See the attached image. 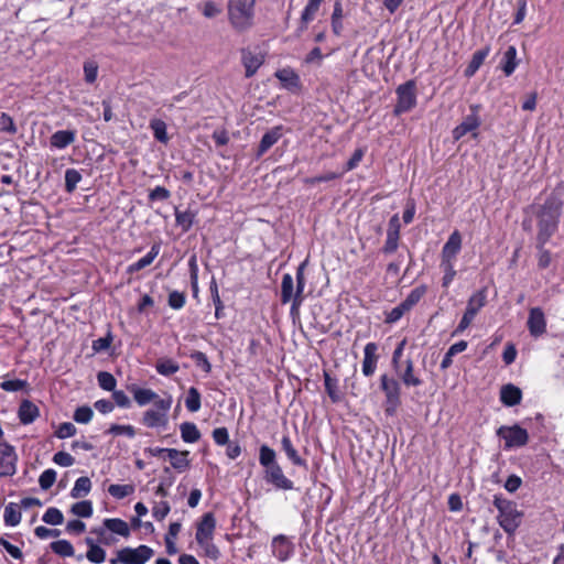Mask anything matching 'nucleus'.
I'll use <instances>...</instances> for the list:
<instances>
[{
  "label": "nucleus",
  "instance_id": "1",
  "mask_svg": "<svg viewBox=\"0 0 564 564\" xmlns=\"http://www.w3.org/2000/svg\"><path fill=\"white\" fill-rule=\"evenodd\" d=\"M259 463L264 468L263 478L267 484L279 490H292L294 484L289 479L282 467L276 462V453L270 446L263 444L259 448Z\"/></svg>",
  "mask_w": 564,
  "mask_h": 564
},
{
  "label": "nucleus",
  "instance_id": "2",
  "mask_svg": "<svg viewBox=\"0 0 564 564\" xmlns=\"http://www.w3.org/2000/svg\"><path fill=\"white\" fill-rule=\"evenodd\" d=\"M562 210V202L555 197L547 198L536 212L538 236L536 240L544 246L556 231Z\"/></svg>",
  "mask_w": 564,
  "mask_h": 564
},
{
  "label": "nucleus",
  "instance_id": "3",
  "mask_svg": "<svg viewBox=\"0 0 564 564\" xmlns=\"http://www.w3.org/2000/svg\"><path fill=\"white\" fill-rule=\"evenodd\" d=\"M494 506L498 510L497 521L503 531L512 536L520 527L523 512L518 510L517 503L503 498L501 495L494 496Z\"/></svg>",
  "mask_w": 564,
  "mask_h": 564
},
{
  "label": "nucleus",
  "instance_id": "4",
  "mask_svg": "<svg viewBox=\"0 0 564 564\" xmlns=\"http://www.w3.org/2000/svg\"><path fill=\"white\" fill-rule=\"evenodd\" d=\"M256 0H228V20L237 32H246L253 26Z\"/></svg>",
  "mask_w": 564,
  "mask_h": 564
},
{
  "label": "nucleus",
  "instance_id": "5",
  "mask_svg": "<svg viewBox=\"0 0 564 564\" xmlns=\"http://www.w3.org/2000/svg\"><path fill=\"white\" fill-rule=\"evenodd\" d=\"M380 388L386 395V413L393 415L401 404V384L387 373L380 376Z\"/></svg>",
  "mask_w": 564,
  "mask_h": 564
},
{
  "label": "nucleus",
  "instance_id": "6",
  "mask_svg": "<svg viewBox=\"0 0 564 564\" xmlns=\"http://www.w3.org/2000/svg\"><path fill=\"white\" fill-rule=\"evenodd\" d=\"M487 303V291L486 289L478 290L475 292L467 302L466 311L454 332V335L463 333L466 328L469 327L475 316L479 313V311Z\"/></svg>",
  "mask_w": 564,
  "mask_h": 564
},
{
  "label": "nucleus",
  "instance_id": "7",
  "mask_svg": "<svg viewBox=\"0 0 564 564\" xmlns=\"http://www.w3.org/2000/svg\"><path fill=\"white\" fill-rule=\"evenodd\" d=\"M496 433L505 441L503 448L507 451L523 447L529 442L528 431L518 424L511 426L502 425Z\"/></svg>",
  "mask_w": 564,
  "mask_h": 564
},
{
  "label": "nucleus",
  "instance_id": "8",
  "mask_svg": "<svg viewBox=\"0 0 564 564\" xmlns=\"http://www.w3.org/2000/svg\"><path fill=\"white\" fill-rule=\"evenodd\" d=\"M154 554V551L148 545H139L135 549L123 547L117 552V558H112L110 562L116 564L120 562L122 564H145Z\"/></svg>",
  "mask_w": 564,
  "mask_h": 564
},
{
  "label": "nucleus",
  "instance_id": "9",
  "mask_svg": "<svg viewBox=\"0 0 564 564\" xmlns=\"http://www.w3.org/2000/svg\"><path fill=\"white\" fill-rule=\"evenodd\" d=\"M398 101L394 106L393 113H401L412 110L416 106V86L414 80H408L397 88Z\"/></svg>",
  "mask_w": 564,
  "mask_h": 564
},
{
  "label": "nucleus",
  "instance_id": "10",
  "mask_svg": "<svg viewBox=\"0 0 564 564\" xmlns=\"http://www.w3.org/2000/svg\"><path fill=\"white\" fill-rule=\"evenodd\" d=\"M479 106L478 105H471L470 106V113L467 115L463 121L454 128L452 131L453 139L455 141H458L467 133H473V137H477V129L479 128L481 120L479 118Z\"/></svg>",
  "mask_w": 564,
  "mask_h": 564
},
{
  "label": "nucleus",
  "instance_id": "11",
  "mask_svg": "<svg viewBox=\"0 0 564 564\" xmlns=\"http://www.w3.org/2000/svg\"><path fill=\"white\" fill-rule=\"evenodd\" d=\"M18 456L14 447L7 442L0 443V477L12 476L17 471Z\"/></svg>",
  "mask_w": 564,
  "mask_h": 564
},
{
  "label": "nucleus",
  "instance_id": "12",
  "mask_svg": "<svg viewBox=\"0 0 564 564\" xmlns=\"http://www.w3.org/2000/svg\"><path fill=\"white\" fill-rule=\"evenodd\" d=\"M294 552V545L286 535L279 534L272 539L271 553L281 562L288 561Z\"/></svg>",
  "mask_w": 564,
  "mask_h": 564
},
{
  "label": "nucleus",
  "instance_id": "13",
  "mask_svg": "<svg viewBox=\"0 0 564 564\" xmlns=\"http://www.w3.org/2000/svg\"><path fill=\"white\" fill-rule=\"evenodd\" d=\"M216 528V520L213 513L208 512L202 517L197 524L195 534L196 542L199 545H205L206 542L212 541Z\"/></svg>",
  "mask_w": 564,
  "mask_h": 564
},
{
  "label": "nucleus",
  "instance_id": "14",
  "mask_svg": "<svg viewBox=\"0 0 564 564\" xmlns=\"http://www.w3.org/2000/svg\"><path fill=\"white\" fill-rule=\"evenodd\" d=\"M305 265H306V261L302 262L296 269L295 295H294V299L291 300V311H290L292 316L299 315L300 307L304 302L303 292H304V288H305V274H304Z\"/></svg>",
  "mask_w": 564,
  "mask_h": 564
},
{
  "label": "nucleus",
  "instance_id": "15",
  "mask_svg": "<svg viewBox=\"0 0 564 564\" xmlns=\"http://www.w3.org/2000/svg\"><path fill=\"white\" fill-rule=\"evenodd\" d=\"M378 345L376 343H368L364 348V360L361 371L365 377H371L376 369L379 356L377 354Z\"/></svg>",
  "mask_w": 564,
  "mask_h": 564
},
{
  "label": "nucleus",
  "instance_id": "16",
  "mask_svg": "<svg viewBox=\"0 0 564 564\" xmlns=\"http://www.w3.org/2000/svg\"><path fill=\"white\" fill-rule=\"evenodd\" d=\"M528 329L533 337H539L546 332V321L540 307H533L529 312Z\"/></svg>",
  "mask_w": 564,
  "mask_h": 564
},
{
  "label": "nucleus",
  "instance_id": "17",
  "mask_svg": "<svg viewBox=\"0 0 564 564\" xmlns=\"http://www.w3.org/2000/svg\"><path fill=\"white\" fill-rule=\"evenodd\" d=\"M462 249V236L458 230H454L443 246L441 260L455 261Z\"/></svg>",
  "mask_w": 564,
  "mask_h": 564
},
{
  "label": "nucleus",
  "instance_id": "18",
  "mask_svg": "<svg viewBox=\"0 0 564 564\" xmlns=\"http://www.w3.org/2000/svg\"><path fill=\"white\" fill-rule=\"evenodd\" d=\"M283 135V128L281 126L273 127L267 131L259 143L257 158H261L268 150L273 147Z\"/></svg>",
  "mask_w": 564,
  "mask_h": 564
},
{
  "label": "nucleus",
  "instance_id": "19",
  "mask_svg": "<svg viewBox=\"0 0 564 564\" xmlns=\"http://www.w3.org/2000/svg\"><path fill=\"white\" fill-rule=\"evenodd\" d=\"M40 415L39 408L30 400H23L20 403L18 416L23 425L33 423Z\"/></svg>",
  "mask_w": 564,
  "mask_h": 564
},
{
  "label": "nucleus",
  "instance_id": "20",
  "mask_svg": "<svg viewBox=\"0 0 564 564\" xmlns=\"http://www.w3.org/2000/svg\"><path fill=\"white\" fill-rule=\"evenodd\" d=\"M242 64L246 69V77H252L259 67L263 64L264 58L261 54L252 53L251 51H242Z\"/></svg>",
  "mask_w": 564,
  "mask_h": 564
},
{
  "label": "nucleus",
  "instance_id": "21",
  "mask_svg": "<svg viewBox=\"0 0 564 564\" xmlns=\"http://www.w3.org/2000/svg\"><path fill=\"white\" fill-rule=\"evenodd\" d=\"M76 139L74 130H58L51 135L50 143L52 148L62 150L72 144Z\"/></svg>",
  "mask_w": 564,
  "mask_h": 564
},
{
  "label": "nucleus",
  "instance_id": "22",
  "mask_svg": "<svg viewBox=\"0 0 564 564\" xmlns=\"http://www.w3.org/2000/svg\"><path fill=\"white\" fill-rule=\"evenodd\" d=\"M522 392L521 390L509 383L501 388L500 400L507 406H514L521 402Z\"/></svg>",
  "mask_w": 564,
  "mask_h": 564
},
{
  "label": "nucleus",
  "instance_id": "23",
  "mask_svg": "<svg viewBox=\"0 0 564 564\" xmlns=\"http://www.w3.org/2000/svg\"><path fill=\"white\" fill-rule=\"evenodd\" d=\"M188 455V451L180 452L175 448L167 451V457L171 460V465L178 473L185 471L189 467Z\"/></svg>",
  "mask_w": 564,
  "mask_h": 564
},
{
  "label": "nucleus",
  "instance_id": "24",
  "mask_svg": "<svg viewBox=\"0 0 564 564\" xmlns=\"http://www.w3.org/2000/svg\"><path fill=\"white\" fill-rule=\"evenodd\" d=\"M160 249H161L160 245L154 243L151 247L150 251L144 257H142L141 259L131 263L128 267L127 272L134 273V272H138V271L149 267L154 261V259L158 257V254L160 253Z\"/></svg>",
  "mask_w": 564,
  "mask_h": 564
},
{
  "label": "nucleus",
  "instance_id": "25",
  "mask_svg": "<svg viewBox=\"0 0 564 564\" xmlns=\"http://www.w3.org/2000/svg\"><path fill=\"white\" fill-rule=\"evenodd\" d=\"M405 387H419L423 383L422 379L414 373V364L412 359H406L404 371H397Z\"/></svg>",
  "mask_w": 564,
  "mask_h": 564
},
{
  "label": "nucleus",
  "instance_id": "26",
  "mask_svg": "<svg viewBox=\"0 0 564 564\" xmlns=\"http://www.w3.org/2000/svg\"><path fill=\"white\" fill-rule=\"evenodd\" d=\"M167 422V415L154 409H149L143 413L142 423L148 427H165Z\"/></svg>",
  "mask_w": 564,
  "mask_h": 564
},
{
  "label": "nucleus",
  "instance_id": "27",
  "mask_svg": "<svg viewBox=\"0 0 564 564\" xmlns=\"http://www.w3.org/2000/svg\"><path fill=\"white\" fill-rule=\"evenodd\" d=\"M489 53H490V46H485V47L476 51L473 54L471 59L465 69V76L466 77L474 76L476 74V72L480 68V66L482 65L484 61L489 55Z\"/></svg>",
  "mask_w": 564,
  "mask_h": 564
},
{
  "label": "nucleus",
  "instance_id": "28",
  "mask_svg": "<svg viewBox=\"0 0 564 564\" xmlns=\"http://www.w3.org/2000/svg\"><path fill=\"white\" fill-rule=\"evenodd\" d=\"M281 447L282 449L284 451L286 457L289 458V460H291V463L295 466H306V462L305 459H303L296 448L294 447L290 436L288 434L283 435L282 436V440H281Z\"/></svg>",
  "mask_w": 564,
  "mask_h": 564
},
{
  "label": "nucleus",
  "instance_id": "29",
  "mask_svg": "<svg viewBox=\"0 0 564 564\" xmlns=\"http://www.w3.org/2000/svg\"><path fill=\"white\" fill-rule=\"evenodd\" d=\"M275 77L282 83L283 87L286 89H297L300 88L301 82L299 75L290 69L283 68L275 73Z\"/></svg>",
  "mask_w": 564,
  "mask_h": 564
},
{
  "label": "nucleus",
  "instance_id": "30",
  "mask_svg": "<svg viewBox=\"0 0 564 564\" xmlns=\"http://www.w3.org/2000/svg\"><path fill=\"white\" fill-rule=\"evenodd\" d=\"M152 133H153V137L156 141H159L160 143H163V144H167L169 141H170V137L167 134V128H166V123L159 119V118H152L150 120V124H149Z\"/></svg>",
  "mask_w": 564,
  "mask_h": 564
},
{
  "label": "nucleus",
  "instance_id": "31",
  "mask_svg": "<svg viewBox=\"0 0 564 564\" xmlns=\"http://www.w3.org/2000/svg\"><path fill=\"white\" fill-rule=\"evenodd\" d=\"M104 527L123 538L130 536V528L126 521L119 518H108L104 520Z\"/></svg>",
  "mask_w": 564,
  "mask_h": 564
},
{
  "label": "nucleus",
  "instance_id": "32",
  "mask_svg": "<svg viewBox=\"0 0 564 564\" xmlns=\"http://www.w3.org/2000/svg\"><path fill=\"white\" fill-rule=\"evenodd\" d=\"M130 391L133 394L134 401L140 406L147 405V404L153 402L155 399H158V394L154 391H152L151 389L139 388V387L132 386L130 388Z\"/></svg>",
  "mask_w": 564,
  "mask_h": 564
},
{
  "label": "nucleus",
  "instance_id": "33",
  "mask_svg": "<svg viewBox=\"0 0 564 564\" xmlns=\"http://www.w3.org/2000/svg\"><path fill=\"white\" fill-rule=\"evenodd\" d=\"M294 280L290 273H285L281 281V303L288 304L294 299Z\"/></svg>",
  "mask_w": 564,
  "mask_h": 564
},
{
  "label": "nucleus",
  "instance_id": "34",
  "mask_svg": "<svg viewBox=\"0 0 564 564\" xmlns=\"http://www.w3.org/2000/svg\"><path fill=\"white\" fill-rule=\"evenodd\" d=\"M21 511L17 503L10 502L4 507L3 520L8 527H17L21 522Z\"/></svg>",
  "mask_w": 564,
  "mask_h": 564
},
{
  "label": "nucleus",
  "instance_id": "35",
  "mask_svg": "<svg viewBox=\"0 0 564 564\" xmlns=\"http://www.w3.org/2000/svg\"><path fill=\"white\" fill-rule=\"evenodd\" d=\"M467 345L468 344L465 340H459V341L453 344L448 348V350L446 351V354L444 355V357L441 361V369L445 370V369L449 368L453 364V357L459 352L465 351L467 348Z\"/></svg>",
  "mask_w": 564,
  "mask_h": 564
},
{
  "label": "nucleus",
  "instance_id": "36",
  "mask_svg": "<svg viewBox=\"0 0 564 564\" xmlns=\"http://www.w3.org/2000/svg\"><path fill=\"white\" fill-rule=\"evenodd\" d=\"M180 431L185 443H195L200 438V432L195 423L184 422L180 425Z\"/></svg>",
  "mask_w": 564,
  "mask_h": 564
},
{
  "label": "nucleus",
  "instance_id": "37",
  "mask_svg": "<svg viewBox=\"0 0 564 564\" xmlns=\"http://www.w3.org/2000/svg\"><path fill=\"white\" fill-rule=\"evenodd\" d=\"M324 0H308L306 6L304 7L302 13H301V23L303 25H307L310 22H312L319 8H321V4Z\"/></svg>",
  "mask_w": 564,
  "mask_h": 564
},
{
  "label": "nucleus",
  "instance_id": "38",
  "mask_svg": "<svg viewBox=\"0 0 564 564\" xmlns=\"http://www.w3.org/2000/svg\"><path fill=\"white\" fill-rule=\"evenodd\" d=\"M91 490V481L88 477H79L76 479L74 487L70 490V497L74 499L86 497Z\"/></svg>",
  "mask_w": 564,
  "mask_h": 564
},
{
  "label": "nucleus",
  "instance_id": "39",
  "mask_svg": "<svg viewBox=\"0 0 564 564\" xmlns=\"http://www.w3.org/2000/svg\"><path fill=\"white\" fill-rule=\"evenodd\" d=\"M196 214L192 210L181 212L177 208L175 209V221L176 225L180 226L183 232H187L192 226L194 225Z\"/></svg>",
  "mask_w": 564,
  "mask_h": 564
},
{
  "label": "nucleus",
  "instance_id": "40",
  "mask_svg": "<svg viewBox=\"0 0 564 564\" xmlns=\"http://www.w3.org/2000/svg\"><path fill=\"white\" fill-rule=\"evenodd\" d=\"M517 67V48L509 46L503 54L502 70L506 76H510Z\"/></svg>",
  "mask_w": 564,
  "mask_h": 564
},
{
  "label": "nucleus",
  "instance_id": "41",
  "mask_svg": "<svg viewBox=\"0 0 564 564\" xmlns=\"http://www.w3.org/2000/svg\"><path fill=\"white\" fill-rule=\"evenodd\" d=\"M343 4L338 0L334 4V10L330 18L332 31L337 36H339L343 32Z\"/></svg>",
  "mask_w": 564,
  "mask_h": 564
},
{
  "label": "nucleus",
  "instance_id": "42",
  "mask_svg": "<svg viewBox=\"0 0 564 564\" xmlns=\"http://www.w3.org/2000/svg\"><path fill=\"white\" fill-rule=\"evenodd\" d=\"M185 406L192 413L199 411L202 406V395L197 388L191 387L187 390V395L185 398Z\"/></svg>",
  "mask_w": 564,
  "mask_h": 564
},
{
  "label": "nucleus",
  "instance_id": "43",
  "mask_svg": "<svg viewBox=\"0 0 564 564\" xmlns=\"http://www.w3.org/2000/svg\"><path fill=\"white\" fill-rule=\"evenodd\" d=\"M426 285H419L414 288L405 297V300L402 301L401 303L410 311L414 305H416L421 301V299L426 294Z\"/></svg>",
  "mask_w": 564,
  "mask_h": 564
},
{
  "label": "nucleus",
  "instance_id": "44",
  "mask_svg": "<svg viewBox=\"0 0 564 564\" xmlns=\"http://www.w3.org/2000/svg\"><path fill=\"white\" fill-rule=\"evenodd\" d=\"M197 8L202 12V14L207 19L216 18L223 11L221 7L214 0L203 1L197 6Z\"/></svg>",
  "mask_w": 564,
  "mask_h": 564
},
{
  "label": "nucleus",
  "instance_id": "45",
  "mask_svg": "<svg viewBox=\"0 0 564 564\" xmlns=\"http://www.w3.org/2000/svg\"><path fill=\"white\" fill-rule=\"evenodd\" d=\"M70 512L80 518H90L93 516V502L90 500H82L74 503Z\"/></svg>",
  "mask_w": 564,
  "mask_h": 564
},
{
  "label": "nucleus",
  "instance_id": "46",
  "mask_svg": "<svg viewBox=\"0 0 564 564\" xmlns=\"http://www.w3.org/2000/svg\"><path fill=\"white\" fill-rule=\"evenodd\" d=\"M52 551L63 557H69L74 555V547L67 540H57L51 543Z\"/></svg>",
  "mask_w": 564,
  "mask_h": 564
},
{
  "label": "nucleus",
  "instance_id": "47",
  "mask_svg": "<svg viewBox=\"0 0 564 564\" xmlns=\"http://www.w3.org/2000/svg\"><path fill=\"white\" fill-rule=\"evenodd\" d=\"M155 369H156L158 373H160L162 376H171L178 371L180 366L174 360L165 358V359H160L156 362Z\"/></svg>",
  "mask_w": 564,
  "mask_h": 564
},
{
  "label": "nucleus",
  "instance_id": "48",
  "mask_svg": "<svg viewBox=\"0 0 564 564\" xmlns=\"http://www.w3.org/2000/svg\"><path fill=\"white\" fill-rule=\"evenodd\" d=\"M108 492L110 496H112L116 499H123L134 492V486L127 484V485H118L113 484L108 487Z\"/></svg>",
  "mask_w": 564,
  "mask_h": 564
},
{
  "label": "nucleus",
  "instance_id": "49",
  "mask_svg": "<svg viewBox=\"0 0 564 564\" xmlns=\"http://www.w3.org/2000/svg\"><path fill=\"white\" fill-rule=\"evenodd\" d=\"M454 263L455 261L441 260V268L444 272V276L442 279L443 288H448L455 279L456 270L454 268Z\"/></svg>",
  "mask_w": 564,
  "mask_h": 564
},
{
  "label": "nucleus",
  "instance_id": "50",
  "mask_svg": "<svg viewBox=\"0 0 564 564\" xmlns=\"http://www.w3.org/2000/svg\"><path fill=\"white\" fill-rule=\"evenodd\" d=\"M80 181L82 174L76 169H67L65 171V189L67 193H73Z\"/></svg>",
  "mask_w": 564,
  "mask_h": 564
},
{
  "label": "nucleus",
  "instance_id": "51",
  "mask_svg": "<svg viewBox=\"0 0 564 564\" xmlns=\"http://www.w3.org/2000/svg\"><path fill=\"white\" fill-rule=\"evenodd\" d=\"M42 520L51 525H59L64 521L62 511L55 507L48 508L42 517Z\"/></svg>",
  "mask_w": 564,
  "mask_h": 564
},
{
  "label": "nucleus",
  "instance_id": "52",
  "mask_svg": "<svg viewBox=\"0 0 564 564\" xmlns=\"http://www.w3.org/2000/svg\"><path fill=\"white\" fill-rule=\"evenodd\" d=\"M98 384L101 389L106 391H113L116 390L117 380L116 378L107 371H100L97 375Z\"/></svg>",
  "mask_w": 564,
  "mask_h": 564
},
{
  "label": "nucleus",
  "instance_id": "53",
  "mask_svg": "<svg viewBox=\"0 0 564 564\" xmlns=\"http://www.w3.org/2000/svg\"><path fill=\"white\" fill-rule=\"evenodd\" d=\"M324 384H325L326 392L329 395V398L332 399V401L338 402L340 400V395L338 393L337 380L330 378V376L327 372H325L324 373Z\"/></svg>",
  "mask_w": 564,
  "mask_h": 564
},
{
  "label": "nucleus",
  "instance_id": "54",
  "mask_svg": "<svg viewBox=\"0 0 564 564\" xmlns=\"http://www.w3.org/2000/svg\"><path fill=\"white\" fill-rule=\"evenodd\" d=\"M113 341V336L111 332H108L105 337H100L98 339L93 340L91 349L94 354H98L105 350H108Z\"/></svg>",
  "mask_w": 564,
  "mask_h": 564
},
{
  "label": "nucleus",
  "instance_id": "55",
  "mask_svg": "<svg viewBox=\"0 0 564 564\" xmlns=\"http://www.w3.org/2000/svg\"><path fill=\"white\" fill-rule=\"evenodd\" d=\"M29 386L26 380L13 379V380H3L0 383V388L7 392H18L26 389Z\"/></svg>",
  "mask_w": 564,
  "mask_h": 564
},
{
  "label": "nucleus",
  "instance_id": "56",
  "mask_svg": "<svg viewBox=\"0 0 564 564\" xmlns=\"http://www.w3.org/2000/svg\"><path fill=\"white\" fill-rule=\"evenodd\" d=\"M94 412L91 408L87 405L79 406L75 410L73 419L75 422L80 424H87L91 421Z\"/></svg>",
  "mask_w": 564,
  "mask_h": 564
},
{
  "label": "nucleus",
  "instance_id": "57",
  "mask_svg": "<svg viewBox=\"0 0 564 564\" xmlns=\"http://www.w3.org/2000/svg\"><path fill=\"white\" fill-rule=\"evenodd\" d=\"M191 358L204 372L209 373L212 371V365L205 352L194 351L191 354Z\"/></svg>",
  "mask_w": 564,
  "mask_h": 564
},
{
  "label": "nucleus",
  "instance_id": "58",
  "mask_svg": "<svg viewBox=\"0 0 564 564\" xmlns=\"http://www.w3.org/2000/svg\"><path fill=\"white\" fill-rule=\"evenodd\" d=\"M107 433L112 434L115 436L126 435L129 438H133L135 435V430L132 425L111 424Z\"/></svg>",
  "mask_w": 564,
  "mask_h": 564
},
{
  "label": "nucleus",
  "instance_id": "59",
  "mask_svg": "<svg viewBox=\"0 0 564 564\" xmlns=\"http://www.w3.org/2000/svg\"><path fill=\"white\" fill-rule=\"evenodd\" d=\"M55 480H56V471L52 468H48L41 474V476L39 478V485H40L41 489L47 490L53 486Z\"/></svg>",
  "mask_w": 564,
  "mask_h": 564
},
{
  "label": "nucleus",
  "instance_id": "60",
  "mask_svg": "<svg viewBox=\"0 0 564 564\" xmlns=\"http://www.w3.org/2000/svg\"><path fill=\"white\" fill-rule=\"evenodd\" d=\"M0 131L8 134L17 133V126L11 116L6 112L0 115Z\"/></svg>",
  "mask_w": 564,
  "mask_h": 564
},
{
  "label": "nucleus",
  "instance_id": "61",
  "mask_svg": "<svg viewBox=\"0 0 564 564\" xmlns=\"http://www.w3.org/2000/svg\"><path fill=\"white\" fill-rule=\"evenodd\" d=\"M86 557L91 563L100 564L104 563L106 560V551L99 545L91 546V549H88Z\"/></svg>",
  "mask_w": 564,
  "mask_h": 564
},
{
  "label": "nucleus",
  "instance_id": "62",
  "mask_svg": "<svg viewBox=\"0 0 564 564\" xmlns=\"http://www.w3.org/2000/svg\"><path fill=\"white\" fill-rule=\"evenodd\" d=\"M185 302H186V296L183 292L172 291L169 294L167 303H169V306L173 310H181L185 305Z\"/></svg>",
  "mask_w": 564,
  "mask_h": 564
},
{
  "label": "nucleus",
  "instance_id": "63",
  "mask_svg": "<svg viewBox=\"0 0 564 564\" xmlns=\"http://www.w3.org/2000/svg\"><path fill=\"white\" fill-rule=\"evenodd\" d=\"M406 312H409V310L405 306H403L402 303H400L399 305L393 307L389 313H387L386 323L393 324L398 322Z\"/></svg>",
  "mask_w": 564,
  "mask_h": 564
},
{
  "label": "nucleus",
  "instance_id": "64",
  "mask_svg": "<svg viewBox=\"0 0 564 564\" xmlns=\"http://www.w3.org/2000/svg\"><path fill=\"white\" fill-rule=\"evenodd\" d=\"M171 507L167 501H161L156 503L152 509V516L158 521H162L170 513Z\"/></svg>",
  "mask_w": 564,
  "mask_h": 564
}]
</instances>
